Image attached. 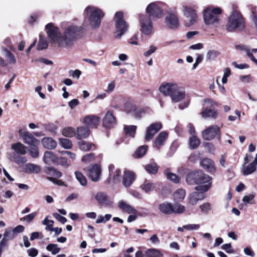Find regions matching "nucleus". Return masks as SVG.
<instances>
[{"label": "nucleus", "instance_id": "obj_25", "mask_svg": "<svg viewBox=\"0 0 257 257\" xmlns=\"http://www.w3.org/2000/svg\"><path fill=\"white\" fill-rule=\"evenodd\" d=\"M245 165L244 163L241 169V172L244 176L250 175L253 173L257 169V165L252 162L246 166Z\"/></svg>", "mask_w": 257, "mask_h": 257}, {"label": "nucleus", "instance_id": "obj_52", "mask_svg": "<svg viewBox=\"0 0 257 257\" xmlns=\"http://www.w3.org/2000/svg\"><path fill=\"white\" fill-rule=\"evenodd\" d=\"M37 213L36 212H32L29 214L20 219L21 221L26 222L28 223H30L35 218Z\"/></svg>", "mask_w": 257, "mask_h": 257}, {"label": "nucleus", "instance_id": "obj_57", "mask_svg": "<svg viewBox=\"0 0 257 257\" xmlns=\"http://www.w3.org/2000/svg\"><path fill=\"white\" fill-rule=\"evenodd\" d=\"M38 146H31L29 150V153L31 157L34 158L38 157L39 155V152Z\"/></svg>", "mask_w": 257, "mask_h": 257}, {"label": "nucleus", "instance_id": "obj_26", "mask_svg": "<svg viewBox=\"0 0 257 257\" xmlns=\"http://www.w3.org/2000/svg\"><path fill=\"white\" fill-rule=\"evenodd\" d=\"M201 166L209 173H214L215 168L214 162L210 159L205 158L201 162Z\"/></svg>", "mask_w": 257, "mask_h": 257}, {"label": "nucleus", "instance_id": "obj_38", "mask_svg": "<svg viewBox=\"0 0 257 257\" xmlns=\"http://www.w3.org/2000/svg\"><path fill=\"white\" fill-rule=\"evenodd\" d=\"M137 107L136 105L132 101H126L123 105V110L127 113L132 114L135 110L136 108Z\"/></svg>", "mask_w": 257, "mask_h": 257}, {"label": "nucleus", "instance_id": "obj_14", "mask_svg": "<svg viewBox=\"0 0 257 257\" xmlns=\"http://www.w3.org/2000/svg\"><path fill=\"white\" fill-rule=\"evenodd\" d=\"M103 125L105 127H113L117 123V120L112 111L108 110L105 113L103 120Z\"/></svg>", "mask_w": 257, "mask_h": 257}, {"label": "nucleus", "instance_id": "obj_44", "mask_svg": "<svg viewBox=\"0 0 257 257\" xmlns=\"http://www.w3.org/2000/svg\"><path fill=\"white\" fill-rule=\"evenodd\" d=\"M62 135L66 137L71 138L76 136V132L74 128L72 127H66L63 129Z\"/></svg>", "mask_w": 257, "mask_h": 257}, {"label": "nucleus", "instance_id": "obj_5", "mask_svg": "<svg viewBox=\"0 0 257 257\" xmlns=\"http://www.w3.org/2000/svg\"><path fill=\"white\" fill-rule=\"evenodd\" d=\"M222 13L220 8L208 7L203 11V19L206 25L217 27L220 23L219 15Z\"/></svg>", "mask_w": 257, "mask_h": 257}, {"label": "nucleus", "instance_id": "obj_24", "mask_svg": "<svg viewBox=\"0 0 257 257\" xmlns=\"http://www.w3.org/2000/svg\"><path fill=\"white\" fill-rule=\"evenodd\" d=\"M118 206L123 212L128 214H137V210L130 204L124 201H120L118 203Z\"/></svg>", "mask_w": 257, "mask_h": 257}, {"label": "nucleus", "instance_id": "obj_10", "mask_svg": "<svg viewBox=\"0 0 257 257\" xmlns=\"http://www.w3.org/2000/svg\"><path fill=\"white\" fill-rule=\"evenodd\" d=\"M205 109L201 112L202 116L204 118H215L217 115V111L213 108L217 103L210 99L204 100Z\"/></svg>", "mask_w": 257, "mask_h": 257}, {"label": "nucleus", "instance_id": "obj_37", "mask_svg": "<svg viewBox=\"0 0 257 257\" xmlns=\"http://www.w3.org/2000/svg\"><path fill=\"white\" fill-rule=\"evenodd\" d=\"M137 126L134 125H125L123 127L124 131L127 137L134 138L135 136L137 130Z\"/></svg>", "mask_w": 257, "mask_h": 257}, {"label": "nucleus", "instance_id": "obj_54", "mask_svg": "<svg viewBox=\"0 0 257 257\" xmlns=\"http://www.w3.org/2000/svg\"><path fill=\"white\" fill-rule=\"evenodd\" d=\"M220 54L219 52L216 50H211L208 51L206 55V59L208 60H215Z\"/></svg>", "mask_w": 257, "mask_h": 257}, {"label": "nucleus", "instance_id": "obj_27", "mask_svg": "<svg viewBox=\"0 0 257 257\" xmlns=\"http://www.w3.org/2000/svg\"><path fill=\"white\" fill-rule=\"evenodd\" d=\"M99 121L100 118L95 115H87L84 119V122L91 127H96Z\"/></svg>", "mask_w": 257, "mask_h": 257}, {"label": "nucleus", "instance_id": "obj_2", "mask_svg": "<svg viewBox=\"0 0 257 257\" xmlns=\"http://www.w3.org/2000/svg\"><path fill=\"white\" fill-rule=\"evenodd\" d=\"M211 177L204 174L201 171H198L188 174L186 177V182L188 184H196L198 186L195 187L197 191L206 192L211 186Z\"/></svg>", "mask_w": 257, "mask_h": 257}, {"label": "nucleus", "instance_id": "obj_39", "mask_svg": "<svg viewBox=\"0 0 257 257\" xmlns=\"http://www.w3.org/2000/svg\"><path fill=\"white\" fill-rule=\"evenodd\" d=\"M145 168L147 172L150 174H155L158 170V167L156 163L153 162L146 165Z\"/></svg>", "mask_w": 257, "mask_h": 257}, {"label": "nucleus", "instance_id": "obj_22", "mask_svg": "<svg viewBox=\"0 0 257 257\" xmlns=\"http://www.w3.org/2000/svg\"><path fill=\"white\" fill-rule=\"evenodd\" d=\"M95 199L97 202L101 205L110 206L112 203L107 195L102 192L97 193L95 196Z\"/></svg>", "mask_w": 257, "mask_h": 257}, {"label": "nucleus", "instance_id": "obj_64", "mask_svg": "<svg viewBox=\"0 0 257 257\" xmlns=\"http://www.w3.org/2000/svg\"><path fill=\"white\" fill-rule=\"evenodd\" d=\"M69 74L72 77L78 79L81 74V72L79 70H70L69 72Z\"/></svg>", "mask_w": 257, "mask_h": 257}, {"label": "nucleus", "instance_id": "obj_31", "mask_svg": "<svg viewBox=\"0 0 257 257\" xmlns=\"http://www.w3.org/2000/svg\"><path fill=\"white\" fill-rule=\"evenodd\" d=\"M24 171L29 174H37L40 172V168L37 165L32 163H28L26 164L24 166Z\"/></svg>", "mask_w": 257, "mask_h": 257}, {"label": "nucleus", "instance_id": "obj_35", "mask_svg": "<svg viewBox=\"0 0 257 257\" xmlns=\"http://www.w3.org/2000/svg\"><path fill=\"white\" fill-rule=\"evenodd\" d=\"M89 134V129L86 127L81 126L78 127L77 133H76V138L78 139H81L87 137Z\"/></svg>", "mask_w": 257, "mask_h": 257}, {"label": "nucleus", "instance_id": "obj_21", "mask_svg": "<svg viewBox=\"0 0 257 257\" xmlns=\"http://www.w3.org/2000/svg\"><path fill=\"white\" fill-rule=\"evenodd\" d=\"M135 180V175L134 172L127 170L124 171L122 184L125 187L128 188L130 187Z\"/></svg>", "mask_w": 257, "mask_h": 257}, {"label": "nucleus", "instance_id": "obj_47", "mask_svg": "<svg viewBox=\"0 0 257 257\" xmlns=\"http://www.w3.org/2000/svg\"><path fill=\"white\" fill-rule=\"evenodd\" d=\"M11 160L14 161L16 163L19 165L26 163L27 159L26 157L23 156V155L14 154L13 159Z\"/></svg>", "mask_w": 257, "mask_h": 257}, {"label": "nucleus", "instance_id": "obj_40", "mask_svg": "<svg viewBox=\"0 0 257 257\" xmlns=\"http://www.w3.org/2000/svg\"><path fill=\"white\" fill-rule=\"evenodd\" d=\"M200 144V140L196 136H192L189 139V146L192 149L197 148Z\"/></svg>", "mask_w": 257, "mask_h": 257}, {"label": "nucleus", "instance_id": "obj_28", "mask_svg": "<svg viewBox=\"0 0 257 257\" xmlns=\"http://www.w3.org/2000/svg\"><path fill=\"white\" fill-rule=\"evenodd\" d=\"M43 146L48 149L53 150L56 148L57 142L52 138L45 137L41 141Z\"/></svg>", "mask_w": 257, "mask_h": 257}, {"label": "nucleus", "instance_id": "obj_53", "mask_svg": "<svg viewBox=\"0 0 257 257\" xmlns=\"http://www.w3.org/2000/svg\"><path fill=\"white\" fill-rule=\"evenodd\" d=\"M42 224L46 225L45 229L52 231L53 226L54 224V221L48 219V217H46L42 221Z\"/></svg>", "mask_w": 257, "mask_h": 257}, {"label": "nucleus", "instance_id": "obj_49", "mask_svg": "<svg viewBox=\"0 0 257 257\" xmlns=\"http://www.w3.org/2000/svg\"><path fill=\"white\" fill-rule=\"evenodd\" d=\"M201 212L204 214H207L211 209V204L208 202H205L199 206Z\"/></svg>", "mask_w": 257, "mask_h": 257}, {"label": "nucleus", "instance_id": "obj_4", "mask_svg": "<svg viewBox=\"0 0 257 257\" xmlns=\"http://www.w3.org/2000/svg\"><path fill=\"white\" fill-rule=\"evenodd\" d=\"M84 14L92 28L96 29L100 26L101 19L104 16V13L101 9L93 6H88L85 8Z\"/></svg>", "mask_w": 257, "mask_h": 257}, {"label": "nucleus", "instance_id": "obj_43", "mask_svg": "<svg viewBox=\"0 0 257 257\" xmlns=\"http://www.w3.org/2000/svg\"><path fill=\"white\" fill-rule=\"evenodd\" d=\"M60 145L65 149H70L72 147V143L68 139L60 138L59 139Z\"/></svg>", "mask_w": 257, "mask_h": 257}, {"label": "nucleus", "instance_id": "obj_45", "mask_svg": "<svg viewBox=\"0 0 257 257\" xmlns=\"http://www.w3.org/2000/svg\"><path fill=\"white\" fill-rule=\"evenodd\" d=\"M148 150V146L146 145L142 146L139 147L136 151L135 154V158H141L145 155Z\"/></svg>", "mask_w": 257, "mask_h": 257}, {"label": "nucleus", "instance_id": "obj_63", "mask_svg": "<svg viewBox=\"0 0 257 257\" xmlns=\"http://www.w3.org/2000/svg\"><path fill=\"white\" fill-rule=\"evenodd\" d=\"M94 155L93 154H89L85 155L82 159V161L84 163H88L94 160Z\"/></svg>", "mask_w": 257, "mask_h": 257}, {"label": "nucleus", "instance_id": "obj_29", "mask_svg": "<svg viewBox=\"0 0 257 257\" xmlns=\"http://www.w3.org/2000/svg\"><path fill=\"white\" fill-rule=\"evenodd\" d=\"M43 160L45 163L48 164H56V162H58V157L52 152L46 151L43 156Z\"/></svg>", "mask_w": 257, "mask_h": 257}, {"label": "nucleus", "instance_id": "obj_58", "mask_svg": "<svg viewBox=\"0 0 257 257\" xmlns=\"http://www.w3.org/2000/svg\"><path fill=\"white\" fill-rule=\"evenodd\" d=\"M165 174L168 179L174 183L179 182V178L176 174L170 172L168 170L165 171Z\"/></svg>", "mask_w": 257, "mask_h": 257}, {"label": "nucleus", "instance_id": "obj_6", "mask_svg": "<svg viewBox=\"0 0 257 257\" xmlns=\"http://www.w3.org/2000/svg\"><path fill=\"white\" fill-rule=\"evenodd\" d=\"M115 33L116 38H119L127 30L128 24L123 19V13L122 12H116L114 18Z\"/></svg>", "mask_w": 257, "mask_h": 257}, {"label": "nucleus", "instance_id": "obj_42", "mask_svg": "<svg viewBox=\"0 0 257 257\" xmlns=\"http://www.w3.org/2000/svg\"><path fill=\"white\" fill-rule=\"evenodd\" d=\"M235 48L237 50L245 52L248 58L252 54L250 51V48L248 46L245 45H237L235 46Z\"/></svg>", "mask_w": 257, "mask_h": 257}, {"label": "nucleus", "instance_id": "obj_15", "mask_svg": "<svg viewBox=\"0 0 257 257\" xmlns=\"http://www.w3.org/2000/svg\"><path fill=\"white\" fill-rule=\"evenodd\" d=\"M162 127L161 122H155L150 124L147 128L145 139L147 141L152 140L154 135Z\"/></svg>", "mask_w": 257, "mask_h": 257}, {"label": "nucleus", "instance_id": "obj_7", "mask_svg": "<svg viewBox=\"0 0 257 257\" xmlns=\"http://www.w3.org/2000/svg\"><path fill=\"white\" fill-rule=\"evenodd\" d=\"M140 31L145 36H151L154 32L153 22L147 15H141L139 16Z\"/></svg>", "mask_w": 257, "mask_h": 257}, {"label": "nucleus", "instance_id": "obj_55", "mask_svg": "<svg viewBox=\"0 0 257 257\" xmlns=\"http://www.w3.org/2000/svg\"><path fill=\"white\" fill-rule=\"evenodd\" d=\"M185 210V207L180 204H175L173 205V213L175 214H181Z\"/></svg>", "mask_w": 257, "mask_h": 257}, {"label": "nucleus", "instance_id": "obj_41", "mask_svg": "<svg viewBox=\"0 0 257 257\" xmlns=\"http://www.w3.org/2000/svg\"><path fill=\"white\" fill-rule=\"evenodd\" d=\"M75 175L77 180L82 186H85L87 185V179L81 172L76 171L75 172Z\"/></svg>", "mask_w": 257, "mask_h": 257}, {"label": "nucleus", "instance_id": "obj_13", "mask_svg": "<svg viewBox=\"0 0 257 257\" xmlns=\"http://www.w3.org/2000/svg\"><path fill=\"white\" fill-rule=\"evenodd\" d=\"M165 21L167 26L171 29H176L179 27V18L174 13H169L165 18Z\"/></svg>", "mask_w": 257, "mask_h": 257}, {"label": "nucleus", "instance_id": "obj_19", "mask_svg": "<svg viewBox=\"0 0 257 257\" xmlns=\"http://www.w3.org/2000/svg\"><path fill=\"white\" fill-rule=\"evenodd\" d=\"M109 177L108 180H112L114 183H118L120 180V173L121 171L116 168L113 165L109 166Z\"/></svg>", "mask_w": 257, "mask_h": 257}, {"label": "nucleus", "instance_id": "obj_46", "mask_svg": "<svg viewBox=\"0 0 257 257\" xmlns=\"http://www.w3.org/2000/svg\"><path fill=\"white\" fill-rule=\"evenodd\" d=\"M48 43L47 40L41 35H40V39L37 46L39 50L46 49L48 47Z\"/></svg>", "mask_w": 257, "mask_h": 257}, {"label": "nucleus", "instance_id": "obj_18", "mask_svg": "<svg viewBox=\"0 0 257 257\" xmlns=\"http://www.w3.org/2000/svg\"><path fill=\"white\" fill-rule=\"evenodd\" d=\"M204 192L197 191L190 194L188 196V204L194 205L197 203L198 201L203 200L205 197Z\"/></svg>", "mask_w": 257, "mask_h": 257}, {"label": "nucleus", "instance_id": "obj_62", "mask_svg": "<svg viewBox=\"0 0 257 257\" xmlns=\"http://www.w3.org/2000/svg\"><path fill=\"white\" fill-rule=\"evenodd\" d=\"M200 225L197 224H187L183 226V228L187 230H197L199 228Z\"/></svg>", "mask_w": 257, "mask_h": 257}, {"label": "nucleus", "instance_id": "obj_16", "mask_svg": "<svg viewBox=\"0 0 257 257\" xmlns=\"http://www.w3.org/2000/svg\"><path fill=\"white\" fill-rule=\"evenodd\" d=\"M177 85L176 83H163L160 86L159 90L164 95L171 97Z\"/></svg>", "mask_w": 257, "mask_h": 257}, {"label": "nucleus", "instance_id": "obj_61", "mask_svg": "<svg viewBox=\"0 0 257 257\" xmlns=\"http://www.w3.org/2000/svg\"><path fill=\"white\" fill-rule=\"evenodd\" d=\"M255 195L254 194H249L248 195L244 196L242 198V201L245 204L252 203V201L254 198Z\"/></svg>", "mask_w": 257, "mask_h": 257}, {"label": "nucleus", "instance_id": "obj_59", "mask_svg": "<svg viewBox=\"0 0 257 257\" xmlns=\"http://www.w3.org/2000/svg\"><path fill=\"white\" fill-rule=\"evenodd\" d=\"M145 113V110L142 108H136L135 110L132 114V115L135 117L136 118H141Z\"/></svg>", "mask_w": 257, "mask_h": 257}, {"label": "nucleus", "instance_id": "obj_3", "mask_svg": "<svg viewBox=\"0 0 257 257\" xmlns=\"http://www.w3.org/2000/svg\"><path fill=\"white\" fill-rule=\"evenodd\" d=\"M245 20L242 14L236 10L233 11L227 19L225 29L228 32L241 31L244 28Z\"/></svg>", "mask_w": 257, "mask_h": 257}, {"label": "nucleus", "instance_id": "obj_17", "mask_svg": "<svg viewBox=\"0 0 257 257\" xmlns=\"http://www.w3.org/2000/svg\"><path fill=\"white\" fill-rule=\"evenodd\" d=\"M185 91L184 89L177 84L171 98L173 102H178L183 100L185 97Z\"/></svg>", "mask_w": 257, "mask_h": 257}, {"label": "nucleus", "instance_id": "obj_51", "mask_svg": "<svg viewBox=\"0 0 257 257\" xmlns=\"http://www.w3.org/2000/svg\"><path fill=\"white\" fill-rule=\"evenodd\" d=\"M146 254L147 257H162L160 251L155 249H148L146 251Z\"/></svg>", "mask_w": 257, "mask_h": 257}, {"label": "nucleus", "instance_id": "obj_9", "mask_svg": "<svg viewBox=\"0 0 257 257\" xmlns=\"http://www.w3.org/2000/svg\"><path fill=\"white\" fill-rule=\"evenodd\" d=\"M182 11L186 18L185 25L191 26L195 24L198 20V16L195 10L187 5H183Z\"/></svg>", "mask_w": 257, "mask_h": 257}, {"label": "nucleus", "instance_id": "obj_1", "mask_svg": "<svg viewBox=\"0 0 257 257\" xmlns=\"http://www.w3.org/2000/svg\"><path fill=\"white\" fill-rule=\"evenodd\" d=\"M45 31L52 46L59 48H69L78 39L80 29L71 25L61 33L58 27L50 23L45 26Z\"/></svg>", "mask_w": 257, "mask_h": 257}, {"label": "nucleus", "instance_id": "obj_11", "mask_svg": "<svg viewBox=\"0 0 257 257\" xmlns=\"http://www.w3.org/2000/svg\"><path fill=\"white\" fill-rule=\"evenodd\" d=\"M146 14L154 18H160L163 16V10H162L160 3L153 2L149 4L146 10Z\"/></svg>", "mask_w": 257, "mask_h": 257}, {"label": "nucleus", "instance_id": "obj_32", "mask_svg": "<svg viewBox=\"0 0 257 257\" xmlns=\"http://www.w3.org/2000/svg\"><path fill=\"white\" fill-rule=\"evenodd\" d=\"M3 55L7 59L10 64L14 65L16 63V58L15 55L9 50L6 48L2 50Z\"/></svg>", "mask_w": 257, "mask_h": 257}, {"label": "nucleus", "instance_id": "obj_8", "mask_svg": "<svg viewBox=\"0 0 257 257\" xmlns=\"http://www.w3.org/2000/svg\"><path fill=\"white\" fill-rule=\"evenodd\" d=\"M201 135L205 141H212L215 138L220 141L221 138L220 127L217 125H210L202 132Z\"/></svg>", "mask_w": 257, "mask_h": 257}, {"label": "nucleus", "instance_id": "obj_20", "mask_svg": "<svg viewBox=\"0 0 257 257\" xmlns=\"http://www.w3.org/2000/svg\"><path fill=\"white\" fill-rule=\"evenodd\" d=\"M168 137V134L166 132H161L158 136L156 137L154 143V147L157 150H160V148L165 144Z\"/></svg>", "mask_w": 257, "mask_h": 257}, {"label": "nucleus", "instance_id": "obj_50", "mask_svg": "<svg viewBox=\"0 0 257 257\" xmlns=\"http://www.w3.org/2000/svg\"><path fill=\"white\" fill-rule=\"evenodd\" d=\"M46 249L51 252L53 254H56L60 251V248L56 244L50 243L46 246Z\"/></svg>", "mask_w": 257, "mask_h": 257}, {"label": "nucleus", "instance_id": "obj_36", "mask_svg": "<svg viewBox=\"0 0 257 257\" xmlns=\"http://www.w3.org/2000/svg\"><path fill=\"white\" fill-rule=\"evenodd\" d=\"M45 172L52 177L60 178L62 176V173L53 167H46L44 168Z\"/></svg>", "mask_w": 257, "mask_h": 257}, {"label": "nucleus", "instance_id": "obj_12", "mask_svg": "<svg viewBox=\"0 0 257 257\" xmlns=\"http://www.w3.org/2000/svg\"><path fill=\"white\" fill-rule=\"evenodd\" d=\"M88 177L94 182L98 181L100 178L101 170L100 166L98 164L89 166L84 169Z\"/></svg>", "mask_w": 257, "mask_h": 257}, {"label": "nucleus", "instance_id": "obj_48", "mask_svg": "<svg viewBox=\"0 0 257 257\" xmlns=\"http://www.w3.org/2000/svg\"><path fill=\"white\" fill-rule=\"evenodd\" d=\"M141 188L146 193H148L153 191L155 188V186L152 183L146 182L142 185Z\"/></svg>", "mask_w": 257, "mask_h": 257}, {"label": "nucleus", "instance_id": "obj_34", "mask_svg": "<svg viewBox=\"0 0 257 257\" xmlns=\"http://www.w3.org/2000/svg\"><path fill=\"white\" fill-rule=\"evenodd\" d=\"M186 196V191L183 189H177L173 194L174 201L180 202L183 201Z\"/></svg>", "mask_w": 257, "mask_h": 257}, {"label": "nucleus", "instance_id": "obj_23", "mask_svg": "<svg viewBox=\"0 0 257 257\" xmlns=\"http://www.w3.org/2000/svg\"><path fill=\"white\" fill-rule=\"evenodd\" d=\"M22 138L24 142L30 146H38L39 144V141L29 132H25L22 135Z\"/></svg>", "mask_w": 257, "mask_h": 257}, {"label": "nucleus", "instance_id": "obj_33", "mask_svg": "<svg viewBox=\"0 0 257 257\" xmlns=\"http://www.w3.org/2000/svg\"><path fill=\"white\" fill-rule=\"evenodd\" d=\"M159 209L162 213L166 214L173 213V205L168 202H164L160 204Z\"/></svg>", "mask_w": 257, "mask_h": 257}, {"label": "nucleus", "instance_id": "obj_30", "mask_svg": "<svg viewBox=\"0 0 257 257\" xmlns=\"http://www.w3.org/2000/svg\"><path fill=\"white\" fill-rule=\"evenodd\" d=\"M11 148L15 153V154L24 155L26 154V147L21 143L13 144Z\"/></svg>", "mask_w": 257, "mask_h": 257}, {"label": "nucleus", "instance_id": "obj_60", "mask_svg": "<svg viewBox=\"0 0 257 257\" xmlns=\"http://www.w3.org/2000/svg\"><path fill=\"white\" fill-rule=\"evenodd\" d=\"M56 164L62 165L65 168L68 167L70 165V163L67 159L63 157L58 158V162H56Z\"/></svg>", "mask_w": 257, "mask_h": 257}, {"label": "nucleus", "instance_id": "obj_56", "mask_svg": "<svg viewBox=\"0 0 257 257\" xmlns=\"http://www.w3.org/2000/svg\"><path fill=\"white\" fill-rule=\"evenodd\" d=\"M80 149L83 151H89L92 146L91 144L85 141H80L79 143Z\"/></svg>", "mask_w": 257, "mask_h": 257}]
</instances>
